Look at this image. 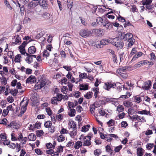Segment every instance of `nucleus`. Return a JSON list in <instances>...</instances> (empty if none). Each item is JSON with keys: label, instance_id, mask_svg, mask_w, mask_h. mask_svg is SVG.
<instances>
[{"label": "nucleus", "instance_id": "nucleus-1", "mask_svg": "<svg viewBox=\"0 0 156 156\" xmlns=\"http://www.w3.org/2000/svg\"><path fill=\"white\" fill-rule=\"evenodd\" d=\"M116 87V83L112 81H110L104 83L103 88L105 90L109 91L111 89L115 88Z\"/></svg>", "mask_w": 156, "mask_h": 156}, {"label": "nucleus", "instance_id": "nucleus-2", "mask_svg": "<svg viewBox=\"0 0 156 156\" xmlns=\"http://www.w3.org/2000/svg\"><path fill=\"white\" fill-rule=\"evenodd\" d=\"M112 43L116 47L121 49L124 46V43L122 41L120 40L118 37H115L113 39Z\"/></svg>", "mask_w": 156, "mask_h": 156}, {"label": "nucleus", "instance_id": "nucleus-3", "mask_svg": "<svg viewBox=\"0 0 156 156\" xmlns=\"http://www.w3.org/2000/svg\"><path fill=\"white\" fill-rule=\"evenodd\" d=\"M79 34L82 37L86 38L91 36L92 32L87 29H83L80 31Z\"/></svg>", "mask_w": 156, "mask_h": 156}, {"label": "nucleus", "instance_id": "nucleus-4", "mask_svg": "<svg viewBox=\"0 0 156 156\" xmlns=\"http://www.w3.org/2000/svg\"><path fill=\"white\" fill-rule=\"evenodd\" d=\"M92 135L91 133H89L87 136H85L84 137L83 146H89L91 145L90 140Z\"/></svg>", "mask_w": 156, "mask_h": 156}, {"label": "nucleus", "instance_id": "nucleus-5", "mask_svg": "<svg viewBox=\"0 0 156 156\" xmlns=\"http://www.w3.org/2000/svg\"><path fill=\"white\" fill-rule=\"evenodd\" d=\"M151 80H147L143 83L142 88L145 90H149L151 88Z\"/></svg>", "mask_w": 156, "mask_h": 156}, {"label": "nucleus", "instance_id": "nucleus-6", "mask_svg": "<svg viewBox=\"0 0 156 156\" xmlns=\"http://www.w3.org/2000/svg\"><path fill=\"white\" fill-rule=\"evenodd\" d=\"M92 33L96 36H101L104 34V30L101 29H94L92 30Z\"/></svg>", "mask_w": 156, "mask_h": 156}, {"label": "nucleus", "instance_id": "nucleus-7", "mask_svg": "<svg viewBox=\"0 0 156 156\" xmlns=\"http://www.w3.org/2000/svg\"><path fill=\"white\" fill-rule=\"evenodd\" d=\"M132 119L135 120H137L138 122H144L146 121L144 117L139 116L136 115H133L132 117Z\"/></svg>", "mask_w": 156, "mask_h": 156}, {"label": "nucleus", "instance_id": "nucleus-8", "mask_svg": "<svg viewBox=\"0 0 156 156\" xmlns=\"http://www.w3.org/2000/svg\"><path fill=\"white\" fill-rule=\"evenodd\" d=\"M45 83L42 80L40 82L37 83L35 86L34 88L35 90L40 89L44 87L45 85Z\"/></svg>", "mask_w": 156, "mask_h": 156}, {"label": "nucleus", "instance_id": "nucleus-9", "mask_svg": "<svg viewBox=\"0 0 156 156\" xmlns=\"http://www.w3.org/2000/svg\"><path fill=\"white\" fill-rule=\"evenodd\" d=\"M39 1L38 0H32L28 5V7L30 9L35 7L39 3Z\"/></svg>", "mask_w": 156, "mask_h": 156}, {"label": "nucleus", "instance_id": "nucleus-10", "mask_svg": "<svg viewBox=\"0 0 156 156\" xmlns=\"http://www.w3.org/2000/svg\"><path fill=\"white\" fill-rule=\"evenodd\" d=\"M28 0H17L16 2L14 1H12V2L14 3L17 6L18 5H19L20 8V11H21L23 8V5H22L21 6V5L19 3V2L20 1V2H22L24 4H26L28 2Z\"/></svg>", "mask_w": 156, "mask_h": 156}, {"label": "nucleus", "instance_id": "nucleus-11", "mask_svg": "<svg viewBox=\"0 0 156 156\" xmlns=\"http://www.w3.org/2000/svg\"><path fill=\"white\" fill-rule=\"evenodd\" d=\"M112 41H113V39L112 38H106L102 40L101 41V43L102 45H105L108 44L109 43H112Z\"/></svg>", "mask_w": 156, "mask_h": 156}, {"label": "nucleus", "instance_id": "nucleus-12", "mask_svg": "<svg viewBox=\"0 0 156 156\" xmlns=\"http://www.w3.org/2000/svg\"><path fill=\"white\" fill-rule=\"evenodd\" d=\"M127 41L128 42L127 46V48L128 49L131 48L135 42V40L133 37L129 39Z\"/></svg>", "mask_w": 156, "mask_h": 156}, {"label": "nucleus", "instance_id": "nucleus-13", "mask_svg": "<svg viewBox=\"0 0 156 156\" xmlns=\"http://www.w3.org/2000/svg\"><path fill=\"white\" fill-rule=\"evenodd\" d=\"M133 38V35L130 33H127L124 34L123 39L125 41H128Z\"/></svg>", "mask_w": 156, "mask_h": 156}, {"label": "nucleus", "instance_id": "nucleus-14", "mask_svg": "<svg viewBox=\"0 0 156 156\" xmlns=\"http://www.w3.org/2000/svg\"><path fill=\"white\" fill-rule=\"evenodd\" d=\"M68 125L69 126V129H77L76 122L73 121H70L69 122Z\"/></svg>", "mask_w": 156, "mask_h": 156}, {"label": "nucleus", "instance_id": "nucleus-15", "mask_svg": "<svg viewBox=\"0 0 156 156\" xmlns=\"http://www.w3.org/2000/svg\"><path fill=\"white\" fill-rule=\"evenodd\" d=\"M93 66V65L92 64L90 63L88 64L87 66H84V68L86 71L88 73H90L93 69L92 68Z\"/></svg>", "mask_w": 156, "mask_h": 156}, {"label": "nucleus", "instance_id": "nucleus-16", "mask_svg": "<svg viewBox=\"0 0 156 156\" xmlns=\"http://www.w3.org/2000/svg\"><path fill=\"white\" fill-rule=\"evenodd\" d=\"M36 80V78L34 76L31 75L29 77L27 78L26 80V83H34Z\"/></svg>", "mask_w": 156, "mask_h": 156}, {"label": "nucleus", "instance_id": "nucleus-17", "mask_svg": "<svg viewBox=\"0 0 156 156\" xmlns=\"http://www.w3.org/2000/svg\"><path fill=\"white\" fill-rule=\"evenodd\" d=\"M39 1V4L41 6L44 8V9H46L48 7V5L47 4V0H40Z\"/></svg>", "mask_w": 156, "mask_h": 156}, {"label": "nucleus", "instance_id": "nucleus-18", "mask_svg": "<svg viewBox=\"0 0 156 156\" xmlns=\"http://www.w3.org/2000/svg\"><path fill=\"white\" fill-rule=\"evenodd\" d=\"M143 53L141 52H139L133 56L132 59L131 60V62H133V61L136 60L139 57L142 56L143 55Z\"/></svg>", "mask_w": 156, "mask_h": 156}, {"label": "nucleus", "instance_id": "nucleus-19", "mask_svg": "<svg viewBox=\"0 0 156 156\" xmlns=\"http://www.w3.org/2000/svg\"><path fill=\"white\" fill-rule=\"evenodd\" d=\"M138 114L141 115H149L151 116V114L150 112L149 111H147L146 110H143L141 111H139L137 112Z\"/></svg>", "mask_w": 156, "mask_h": 156}, {"label": "nucleus", "instance_id": "nucleus-20", "mask_svg": "<svg viewBox=\"0 0 156 156\" xmlns=\"http://www.w3.org/2000/svg\"><path fill=\"white\" fill-rule=\"evenodd\" d=\"M28 54H33L36 52V48L34 46H31L28 48Z\"/></svg>", "mask_w": 156, "mask_h": 156}, {"label": "nucleus", "instance_id": "nucleus-21", "mask_svg": "<svg viewBox=\"0 0 156 156\" xmlns=\"http://www.w3.org/2000/svg\"><path fill=\"white\" fill-rule=\"evenodd\" d=\"M105 148L107 152L111 155L112 154L113 152L112 147L110 146L109 145H107L105 147Z\"/></svg>", "mask_w": 156, "mask_h": 156}, {"label": "nucleus", "instance_id": "nucleus-22", "mask_svg": "<svg viewBox=\"0 0 156 156\" xmlns=\"http://www.w3.org/2000/svg\"><path fill=\"white\" fill-rule=\"evenodd\" d=\"M26 56H27L26 59V62L28 64L31 63L33 62V58L31 56V55H30L28 53H27Z\"/></svg>", "mask_w": 156, "mask_h": 156}, {"label": "nucleus", "instance_id": "nucleus-23", "mask_svg": "<svg viewBox=\"0 0 156 156\" xmlns=\"http://www.w3.org/2000/svg\"><path fill=\"white\" fill-rule=\"evenodd\" d=\"M129 68V66H124L121 68H119L116 70V72L117 73H121V71L125 72L127 70V69Z\"/></svg>", "mask_w": 156, "mask_h": 156}, {"label": "nucleus", "instance_id": "nucleus-24", "mask_svg": "<svg viewBox=\"0 0 156 156\" xmlns=\"http://www.w3.org/2000/svg\"><path fill=\"white\" fill-rule=\"evenodd\" d=\"M144 150L141 148L138 147L137 149V156H142L144 153Z\"/></svg>", "mask_w": 156, "mask_h": 156}, {"label": "nucleus", "instance_id": "nucleus-25", "mask_svg": "<svg viewBox=\"0 0 156 156\" xmlns=\"http://www.w3.org/2000/svg\"><path fill=\"white\" fill-rule=\"evenodd\" d=\"M82 145V142L80 141L76 142L74 147L76 149H78Z\"/></svg>", "mask_w": 156, "mask_h": 156}, {"label": "nucleus", "instance_id": "nucleus-26", "mask_svg": "<svg viewBox=\"0 0 156 156\" xmlns=\"http://www.w3.org/2000/svg\"><path fill=\"white\" fill-rule=\"evenodd\" d=\"M69 133L72 137L74 138L77 134V129H73L72 131H70Z\"/></svg>", "mask_w": 156, "mask_h": 156}, {"label": "nucleus", "instance_id": "nucleus-27", "mask_svg": "<svg viewBox=\"0 0 156 156\" xmlns=\"http://www.w3.org/2000/svg\"><path fill=\"white\" fill-rule=\"evenodd\" d=\"M76 111L74 109H71L68 112L69 115L70 117L74 116L76 114Z\"/></svg>", "mask_w": 156, "mask_h": 156}, {"label": "nucleus", "instance_id": "nucleus-28", "mask_svg": "<svg viewBox=\"0 0 156 156\" xmlns=\"http://www.w3.org/2000/svg\"><path fill=\"white\" fill-rule=\"evenodd\" d=\"M16 37L15 41L13 43L15 44H16L19 43H20L21 42V37L19 36V35H18L16 36Z\"/></svg>", "mask_w": 156, "mask_h": 156}, {"label": "nucleus", "instance_id": "nucleus-29", "mask_svg": "<svg viewBox=\"0 0 156 156\" xmlns=\"http://www.w3.org/2000/svg\"><path fill=\"white\" fill-rule=\"evenodd\" d=\"M90 127V125H89L83 126L82 128L81 131L83 132H86L89 130Z\"/></svg>", "mask_w": 156, "mask_h": 156}, {"label": "nucleus", "instance_id": "nucleus-30", "mask_svg": "<svg viewBox=\"0 0 156 156\" xmlns=\"http://www.w3.org/2000/svg\"><path fill=\"white\" fill-rule=\"evenodd\" d=\"M65 137L62 135L59 136L57 137V140L59 142H62L65 140Z\"/></svg>", "mask_w": 156, "mask_h": 156}, {"label": "nucleus", "instance_id": "nucleus-31", "mask_svg": "<svg viewBox=\"0 0 156 156\" xmlns=\"http://www.w3.org/2000/svg\"><path fill=\"white\" fill-rule=\"evenodd\" d=\"M8 126H9L12 128L17 129V126L16 124L14 122H12L10 123L8 125Z\"/></svg>", "mask_w": 156, "mask_h": 156}, {"label": "nucleus", "instance_id": "nucleus-32", "mask_svg": "<svg viewBox=\"0 0 156 156\" xmlns=\"http://www.w3.org/2000/svg\"><path fill=\"white\" fill-rule=\"evenodd\" d=\"M103 26H105L107 29H110L112 27V23L107 22L106 23L105 22L104 23H103Z\"/></svg>", "mask_w": 156, "mask_h": 156}, {"label": "nucleus", "instance_id": "nucleus-33", "mask_svg": "<svg viewBox=\"0 0 156 156\" xmlns=\"http://www.w3.org/2000/svg\"><path fill=\"white\" fill-rule=\"evenodd\" d=\"M96 22L98 24L101 25H103V23H105V22L103 21V20L101 17L98 18L96 19Z\"/></svg>", "mask_w": 156, "mask_h": 156}, {"label": "nucleus", "instance_id": "nucleus-34", "mask_svg": "<svg viewBox=\"0 0 156 156\" xmlns=\"http://www.w3.org/2000/svg\"><path fill=\"white\" fill-rule=\"evenodd\" d=\"M124 105L126 107H129L133 105V103L129 101H125L123 102Z\"/></svg>", "mask_w": 156, "mask_h": 156}, {"label": "nucleus", "instance_id": "nucleus-35", "mask_svg": "<svg viewBox=\"0 0 156 156\" xmlns=\"http://www.w3.org/2000/svg\"><path fill=\"white\" fill-rule=\"evenodd\" d=\"M36 136L34 133H31L30 134L29 136V139L30 140L34 141L36 139Z\"/></svg>", "mask_w": 156, "mask_h": 156}, {"label": "nucleus", "instance_id": "nucleus-36", "mask_svg": "<svg viewBox=\"0 0 156 156\" xmlns=\"http://www.w3.org/2000/svg\"><path fill=\"white\" fill-rule=\"evenodd\" d=\"M124 110V107L122 105H119L117 107L116 111H118L119 113L122 112Z\"/></svg>", "mask_w": 156, "mask_h": 156}, {"label": "nucleus", "instance_id": "nucleus-37", "mask_svg": "<svg viewBox=\"0 0 156 156\" xmlns=\"http://www.w3.org/2000/svg\"><path fill=\"white\" fill-rule=\"evenodd\" d=\"M6 134L5 133H1L0 134V140L2 141L6 140Z\"/></svg>", "mask_w": 156, "mask_h": 156}, {"label": "nucleus", "instance_id": "nucleus-38", "mask_svg": "<svg viewBox=\"0 0 156 156\" xmlns=\"http://www.w3.org/2000/svg\"><path fill=\"white\" fill-rule=\"evenodd\" d=\"M142 4L144 5H150L152 2L151 0H144L142 1Z\"/></svg>", "mask_w": 156, "mask_h": 156}, {"label": "nucleus", "instance_id": "nucleus-39", "mask_svg": "<svg viewBox=\"0 0 156 156\" xmlns=\"http://www.w3.org/2000/svg\"><path fill=\"white\" fill-rule=\"evenodd\" d=\"M21 55L20 54H18L16 55L14 59V61L16 62H20Z\"/></svg>", "mask_w": 156, "mask_h": 156}, {"label": "nucleus", "instance_id": "nucleus-40", "mask_svg": "<svg viewBox=\"0 0 156 156\" xmlns=\"http://www.w3.org/2000/svg\"><path fill=\"white\" fill-rule=\"evenodd\" d=\"M58 101L57 97H54L51 100V103L53 104H57V101Z\"/></svg>", "mask_w": 156, "mask_h": 156}, {"label": "nucleus", "instance_id": "nucleus-41", "mask_svg": "<svg viewBox=\"0 0 156 156\" xmlns=\"http://www.w3.org/2000/svg\"><path fill=\"white\" fill-rule=\"evenodd\" d=\"M151 56L150 60L154 62L156 60V57L155 54L153 52L150 54Z\"/></svg>", "mask_w": 156, "mask_h": 156}, {"label": "nucleus", "instance_id": "nucleus-42", "mask_svg": "<svg viewBox=\"0 0 156 156\" xmlns=\"http://www.w3.org/2000/svg\"><path fill=\"white\" fill-rule=\"evenodd\" d=\"M107 125L108 126H114L115 124V121L113 119H110L107 122Z\"/></svg>", "mask_w": 156, "mask_h": 156}, {"label": "nucleus", "instance_id": "nucleus-43", "mask_svg": "<svg viewBox=\"0 0 156 156\" xmlns=\"http://www.w3.org/2000/svg\"><path fill=\"white\" fill-rule=\"evenodd\" d=\"M93 94L92 92H88L86 94L84 95V97L87 99H90L92 97Z\"/></svg>", "mask_w": 156, "mask_h": 156}, {"label": "nucleus", "instance_id": "nucleus-44", "mask_svg": "<svg viewBox=\"0 0 156 156\" xmlns=\"http://www.w3.org/2000/svg\"><path fill=\"white\" fill-rule=\"evenodd\" d=\"M63 147L62 146H58L55 153H58V154H59V153L62 152L63 151Z\"/></svg>", "mask_w": 156, "mask_h": 156}, {"label": "nucleus", "instance_id": "nucleus-45", "mask_svg": "<svg viewBox=\"0 0 156 156\" xmlns=\"http://www.w3.org/2000/svg\"><path fill=\"white\" fill-rule=\"evenodd\" d=\"M43 56L44 57L47 58L49 56V52L47 50H45L43 52Z\"/></svg>", "mask_w": 156, "mask_h": 156}, {"label": "nucleus", "instance_id": "nucleus-46", "mask_svg": "<svg viewBox=\"0 0 156 156\" xmlns=\"http://www.w3.org/2000/svg\"><path fill=\"white\" fill-rule=\"evenodd\" d=\"M52 124L51 122L50 121H48L44 123V125L46 128H49L50 127Z\"/></svg>", "mask_w": 156, "mask_h": 156}, {"label": "nucleus", "instance_id": "nucleus-47", "mask_svg": "<svg viewBox=\"0 0 156 156\" xmlns=\"http://www.w3.org/2000/svg\"><path fill=\"white\" fill-rule=\"evenodd\" d=\"M58 100V101H61L63 98V96L61 94H57L56 96Z\"/></svg>", "mask_w": 156, "mask_h": 156}, {"label": "nucleus", "instance_id": "nucleus-48", "mask_svg": "<svg viewBox=\"0 0 156 156\" xmlns=\"http://www.w3.org/2000/svg\"><path fill=\"white\" fill-rule=\"evenodd\" d=\"M0 79L2 84L5 85L7 83L6 78L5 77H1Z\"/></svg>", "mask_w": 156, "mask_h": 156}, {"label": "nucleus", "instance_id": "nucleus-49", "mask_svg": "<svg viewBox=\"0 0 156 156\" xmlns=\"http://www.w3.org/2000/svg\"><path fill=\"white\" fill-rule=\"evenodd\" d=\"M5 4L10 10H12V7L10 6L9 3L7 0H4Z\"/></svg>", "mask_w": 156, "mask_h": 156}, {"label": "nucleus", "instance_id": "nucleus-50", "mask_svg": "<svg viewBox=\"0 0 156 156\" xmlns=\"http://www.w3.org/2000/svg\"><path fill=\"white\" fill-rule=\"evenodd\" d=\"M43 133L44 132L43 130H40L37 131L36 134L37 137H40L43 135Z\"/></svg>", "mask_w": 156, "mask_h": 156}, {"label": "nucleus", "instance_id": "nucleus-51", "mask_svg": "<svg viewBox=\"0 0 156 156\" xmlns=\"http://www.w3.org/2000/svg\"><path fill=\"white\" fill-rule=\"evenodd\" d=\"M137 52V50L136 48H132L130 53V55L132 56L134 54H135Z\"/></svg>", "mask_w": 156, "mask_h": 156}, {"label": "nucleus", "instance_id": "nucleus-52", "mask_svg": "<svg viewBox=\"0 0 156 156\" xmlns=\"http://www.w3.org/2000/svg\"><path fill=\"white\" fill-rule=\"evenodd\" d=\"M80 89L81 90H86L88 89V86L85 85L83 84L80 85Z\"/></svg>", "mask_w": 156, "mask_h": 156}, {"label": "nucleus", "instance_id": "nucleus-53", "mask_svg": "<svg viewBox=\"0 0 156 156\" xmlns=\"http://www.w3.org/2000/svg\"><path fill=\"white\" fill-rule=\"evenodd\" d=\"M154 146V144L152 143H149L146 145L147 149L148 150H150Z\"/></svg>", "mask_w": 156, "mask_h": 156}, {"label": "nucleus", "instance_id": "nucleus-54", "mask_svg": "<svg viewBox=\"0 0 156 156\" xmlns=\"http://www.w3.org/2000/svg\"><path fill=\"white\" fill-rule=\"evenodd\" d=\"M101 153V152L99 149H97L94 151V154L95 156H99Z\"/></svg>", "mask_w": 156, "mask_h": 156}, {"label": "nucleus", "instance_id": "nucleus-55", "mask_svg": "<svg viewBox=\"0 0 156 156\" xmlns=\"http://www.w3.org/2000/svg\"><path fill=\"white\" fill-rule=\"evenodd\" d=\"M46 111L47 114L49 116H51L52 114L51 110L49 108H46Z\"/></svg>", "mask_w": 156, "mask_h": 156}, {"label": "nucleus", "instance_id": "nucleus-56", "mask_svg": "<svg viewBox=\"0 0 156 156\" xmlns=\"http://www.w3.org/2000/svg\"><path fill=\"white\" fill-rule=\"evenodd\" d=\"M7 121V119L5 118H4L2 120H0V124L3 125H7L6 122Z\"/></svg>", "mask_w": 156, "mask_h": 156}, {"label": "nucleus", "instance_id": "nucleus-57", "mask_svg": "<svg viewBox=\"0 0 156 156\" xmlns=\"http://www.w3.org/2000/svg\"><path fill=\"white\" fill-rule=\"evenodd\" d=\"M127 94L126 95H122L120 96V98H122L126 99L129 98L130 96V93L129 92L126 93Z\"/></svg>", "mask_w": 156, "mask_h": 156}, {"label": "nucleus", "instance_id": "nucleus-58", "mask_svg": "<svg viewBox=\"0 0 156 156\" xmlns=\"http://www.w3.org/2000/svg\"><path fill=\"white\" fill-rule=\"evenodd\" d=\"M35 151L38 155H41L43 154L42 151L39 149H36L35 150Z\"/></svg>", "mask_w": 156, "mask_h": 156}, {"label": "nucleus", "instance_id": "nucleus-59", "mask_svg": "<svg viewBox=\"0 0 156 156\" xmlns=\"http://www.w3.org/2000/svg\"><path fill=\"white\" fill-rule=\"evenodd\" d=\"M122 145H120L117 147H115L114 149V151L115 152H119L120 149L122 148Z\"/></svg>", "mask_w": 156, "mask_h": 156}, {"label": "nucleus", "instance_id": "nucleus-60", "mask_svg": "<svg viewBox=\"0 0 156 156\" xmlns=\"http://www.w3.org/2000/svg\"><path fill=\"white\" fill-rule=\"evenodd\" d=\"M117 19L119 21H121L123 23L126 21L125 19L120 15L117 17Z\"/></svg>", "mask_w": 156, "mask_h": 156}, {"label": "nucleus", "instance_id": "nucleus-61", "mask_svg": "<svg viewBox=\"0 0 156 156\" xmlns=\"http://www.w3.org/2000/svg\"><path fill=\"white\" fill-rule=\"evenodd\" d=\"M79 77L82 79L86 78H87V74L85 73H82L79 75Z\"/></svg>", "mask_w": 156, "mask_h": 156}, {"label": "nucleus", "instance_id": "nucleus-62", "mask_svg": "<svg viewBox=\"0 0 156 156\" xmlns=\"http://www.w3.org/2000/svg\"><path fill=\"white\" fill-rule=\"evenodd\" d=\"M64 43L65 44L67 45H69L72 44V42L69 41H68L67 39L66 38H65L64 40Z\"/></svg>", "mask_w": 156, "mask_h": 156}, {"label": "nucleus", "instance_id": "nucleus-63", "mask_svg": "<svg viewBox=\"0 0 156 156\" xmlns=\"http://www.w3.org/2000/svg\"><path fill=\"white\" fill-rule=\"evenodd\" d=\"M61 135L65 133H68V131L66 129L63 128L61 129L60 132Z\"/></svg>", "mask_w": 156, "mask_h": 156}, {"label": "nucleus", "instance_id": "nucleus-64", "mask_svg": "<svg viewBox=\"0 0 156 156\" xmlns=\"http://www.w3.org/2000/svg\"><path fill=\"white\" fill-rule=\"evenodd\" d=\"M76 109L78 112H81L83 110V109L80 105H78L76 107Z\"/></svg>", "mask_w": 156, "mask_h": 156}]
</instances>
